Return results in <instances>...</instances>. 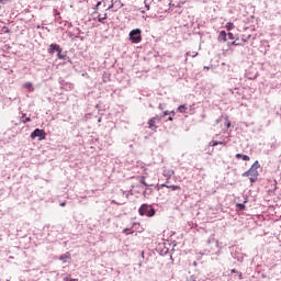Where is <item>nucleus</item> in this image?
<instances>
[{
  "instance_id": "4",
  "label": "nucleus",
  "mask_w": 281,
  "mask_h": 281,
  "mask_svg": "<svg viewBox=\"0 0 281 281\" xmlns=\"http://www.w3.org/2000/svg\"><path fill=\"white\" fill-rule=\"evenodd\" d=\"M243 177H248L250 183H256V181H258V170L252 169L250 167V169L248 171L243 173Z\"/></svg>"
},
{
  "instance_id": "28",
  "label": "nucleus",
  "mask_w": 281,
  "mask_h": 281,
  "mask_svg": "<svg viewBox=\"0 0 281 281\" xmlns=\"http://www.w3.org/2000/svg\"><path fill=\"white\" fill-rule=\"evenodd\" d=\"M226 126H227V128H229V126H232V123H231V122H227V123H226Z\"/></svg>"
},
{
  "instance_id": "29",
  "label": "nucleus",
  "mask_w": 281,
  "mask_h": 281,
  "mask_svg": "<svg viewBox=\"0 0 281 281\" xmlns=\"http://www.w3.org/2000/svg\"><path fill=\"white\" fill-rule=\"evenodd\" d=\"M172 120H173L172 116L168 117V122H172Z\"/></svg>"
},
{
  "instance_id": "7",
  "label": "nucleus",
  "mask_w": 281,
  "mask_h": 281,
  "mask_svg": "<svg viewBox=\"0 0 281 281\" xmlns=\"http://www.w3.org/2000/svg\"><path fill=\"white\" fill-rule=\"evenodd\" d=\"M161 188H169V190H172L173 192L177 191V190H181V187L180 186H176V184H171V186L161 184Z\"/></svg>"
},
{
  "instance_id": "15",
  "label": "nucleus",
  "mask_w": 281,
  "mask_h": 281,
  "mask_svg": "<svg viewBox=\"0 0 281 281\" xmlns=\"http://www.w3.org/2000/svg\"><path fill=\"white\" fill-rule=\"evenodd\" d=\"M226 30L229 32L231 30H234V23H232V22H228L227 24H226Z\"/></svg>"
},
{
  "instance_id": "33",
  "label": "nucleus",
  "mask_w": 281,
  "mask_h": 281,
  "mask_svg": "<svg viewBox=\"0 0 281 281\" xmlns=\"http://www.w3.org/2000/svg\"><path fill=\"white\" fill-rule=\"evenodd\" d=\"M70 281H78V279H71Z\"/></svg>"
},
{
  "instance_id": "24",
  "label": "nucleus",
  "mask_w": 281,
  "mask_h": 281,
  "mask_svg": "<svg viewBox=\"0 0 281 281\" xmlns=\"http://www.w3.org/2000/svg\"><path fill=\"white\" fill-rule=\"evenodd\" d=\"M239 280H243V272H237Z\"/></svg>"
},
{
  "instance_id": "5",
  "label": "nucleus",
  "mask_w": 281,
  "mask_h": 281,
  "mask_svg": "<svg viewBox=\"0 0 281 281\" xmlns=\"http://www.w3.org/2000/svg\"><path fill=\"white\" fill-rule=\"evenodd\" d=\"M47 134L45 133V130L36 128L33 133H31V139H36L38 137L40 142H43Z\"/></svg>"
},
{
  "instance_id": "25",
  "label": "nucleus",
  "mask_w": 281,
  "mask_h": 281,
  "mask_svg": "<svg viewBox=\"0 0 281 281\" xmlns=\"http://www.w3.org/2000/svg\"><path fill=\"white\" fill-rule=\"evenodd\" d=\"M217 146H225V143H223V142H217Z\"/></svg>"
},
{
  "instance_id": "1",
  "label": "nucleus",
  "mask_w": 281,
  "mask_h": 281,
  "mask_svg": "<svg viewBox=\"0 0 281 281\" xmlns=\"http://www.w3.org/2000/svg\"><path fill=\"white\" fill-rule=\"evenodd\" d=\"M161 120H164V116L156 115L148 120V128L150 131H154V133H157V128H159V124H161Z\"/></svg>"
},
{
  "instance_id": "6",
  "label": "nucleus",
  "mask_w": 281,
  "mask_h": 281,
  "mask_svg": "<svg viewBox=\"0 0 281 281\" xmlns=\"http://www.w3.org/2000/svg\"><path fill=\"white\" fill-rule=\"evenodd\" d=\"M54 52H63V48H60V45L58 44H50L48 48V54L53 56Z\"/></svg>"
},
{
  "instance_id": "34",
  "label": "nucleus",
  "mask_w": 281,
  "mask_h": 281,
  "mask_svg": "<svg viewBox=\"0 0 281 281\" xmlns=\"http://www.w3.org/2000/svg\"><path fill=\"white\" fill-rule=\"evenodd\" d=\"M123 232H128V228H125Z\"/></svg>"
},
{
  "instance_id": "31",
  "label": "nucleus",
  "mask_w": 281,
  "mask_h": 281,
  "mask_svg": "<svg viewBox=\"0 0 281 281\" xmlns=\"http://www.w3.org/2000/svg\"><path fill=\"white\" fill-rule=\"evenodd\" d=\"M233 45H240V43L233 42Z\"/></svg>"
},
{
  "instance_id": "13",
  "label": "nucleus",
  "mask_w": 281,
  "mask_h": 281,
  "mask_svg": "<svg viewBox=\"0 0 281 281\" xmlns=\"http://www.w3.org/2000/svg\"><path fill=\"white\" fill-rule=\"evenodd\" d=\"M187 56H191V58H196V56H199V53H196V52H188Z\"/></svg>"
},
{
  "instance_id": "19",
  "label": "nucleus",
  "mask_w": 281,
  "mask_h": 281,
  "mask_svg": "<svg viewBox=\"0 0 281 281\" xmlns=\"http://www.w3.org/2000/svg\"><path fill=\"white\" fill-rule=\"evenodd\" d=\"M227 36L231 41H234V33H227Z\"/></svg>"
},
{
  "instance_id": "3",
  "label": "nucleus",
  "mask_w": 281,
  "mask_h": 281,
  "mask_svg": "<svg viewBox=\"0 0 281 281\" xmlns=\"http://www.w3.org/2000/svg\"><path fill=\"white\" fill-rule=\"evenodd\" d=\"M130 41H132V43H142V30L139 29H135V30H132L130 32Z\"/></svg>"
},
{
  "instance_id": "35",
  "label": "nucleus",
  "mask_w": 281,
  "mask_h": 281,
  "mask_svg": "<svg viewBox=\"0 0 281 281\" xmlns=\"http://www.w3.org/2000/svg\"><path fill=\"white\" fill-rule=\"evenodd\" d=\"M172 115H175V111H171Z\"/></svg>"
},
{
  "instance_id": "17",
  "label": "nucleus",
  "mask_w": 281,
  "mask_h": 281,
  "mask_svg": "<svg viewBox=\"0 0 281 281\" xmlns=\"http://www.w3.org/2000/svg\"><path fill=\"white\" fill-rule=\"evenodd\" d=\"M250 168H252L254 170H258V168H260L258 160H256Z\"/></svg>"
},
{
  "instance_id": "10",
  "label": "nucleus",
  "mask_w": 281,
  "mask_h": 281,
  "mask_svg": "<svg viewBox=\"0 0 281 281\" xmlns=\"http://www.w3.org/2000/svg\"><path fill=\"white\" fill-rule=\"evenodd\" d=\"M139 183H142L145 187H148V183H146V177L145 176L139 177Z\"/></svg>"
},
{
  "instance_id": "9",
  "label": "nucleus",
  "mask_w": 281,
  "mask_h": 281,
  "mask_svg": "<svg viewBox=\"0 0 281 281\" xmlns=\"http://www.w3.org/2000/svg\"><path fill=\"white\" fill-rule=\"evenodd\" d=\"M218 41H223L224 43L227 41V33L225 31L220 32Z\"/></svg>"
},
{
  "instance_id": "16",
  "label": "nucleus",
  "mask_w": 281,
  "mask_h": 281,
  "mask_svg": "<svg viewBox=\"0 0 281 281\" xmlns=\"http://www.w3.org/2000/svg\"><path fill=\"white\" fill-rule=\"evenodd\" d=\"M57 57L59 58V60H65L66 55H63V52H57Z\"/></svg>"
},
{
  "instance_id": "23",
  "label": "nucleus",
  "mask_w": 281,
  "mask_h": 281,
  "mask_svg": "<svg viewBox=\"0 0 281 281\" xmlns=\"http://www.w3.org/2000/svg\"><path fill=\"white\" fill-rule=\"evenodd\" d=\"M100 5H102V1H99L95 5V10H98V8H100Z\"/></svg>"
},
{
  "instance_id": "12",
  "label": "nucleus",
  "mask_w": 281,
  "mask_h": 281,
  "mask_svg": "<svg viewBox=\"0 0 281 281\" xmlns=\"http://www.w3.org/2000/svg\"><path fill=\"white\" fill-rule=\"evenodd\" d=\"M23 87H24V89H32V91H34V88H33L32 82H25V83L23 85Z\"/></svg>"
},
{
  "instance_id": "2",
  "label": "nucleus",
  "mask_w": 281,
  "mask_h": 281,
  "mask_svg": "<svg viewBox=\"0 0 281 281\" xmlns=\"http://www.w3.org/2000/svg\"><path fill=\"white\" fill-rule=\"evenodd\" d=\"M138 213L140 216H155V209L148 206V204H143L138 210Z\"/></svg>"
},
{
  "instance_id": "14",
  "label": "nucleus",
  "mask_w": 281,
  "mask_h": 281,
  "mask_svg": "<svg viewBox=\"0 0 281 281\" xmlns=\"http://www.w3.org/2000/svg\"><path fill=\"white\" fill-rule=\"evenodd\" d=\"M178 111L179 113H186V111H188V108H186V105H180L178 106Z\"/></svg>"
},
{
  "instance_id": "27",
  "label": "nucleus",
  "mask_w": 281,
  "mask_h": 281,
  "mask_svg": "<svg viewBox=\"0 0 281 281\" xmlns=\"http://www.w3.org/2000/svg\"><path fill=\"white\" fill-rule=\"evenodd\" d=\"M231 273H238V271L236 269H232Z\"/></svg>"
},
{
  "instance_id": "30",
  "label": "nucleus",
  "mask_w": 281,
  "mask_h": 281,
  "mask_svg": "<svg viewBox=\"0 0 281 281\" xmlns=\"http://www.w3.org/2000/svg\"><path fill=\"white\" fill-rule=\"evenodd\" d=\"M32 120L30 117H26L25 119V122H31Z\"/></svg>"
},
{
  "instance_id": "21",
  "label": "nucleus",
  "mask_w": 281,
  "mask_h": 281,
  "mask_svg": "<svg viewBox=\"0 0 281 281\" xmlns=\"http://www.w3.org/2000/svg\"><path fill=\"white\" fill-rule=\"evenodd\" d=\"M237 206H238L239 210H245V204L238 203Z\"/></svg>"
},
{
  "instance_id": "8",
  "label": "nucleus",
  "mask_w": 281,
  "mask_h": 281,
  "mask_svg": "<svg viewBox=\"0 0 281 281\" xmlns=\"http://www.w3.org/2000/svg\"><path fill=\"white\" fill-rule=\"evenodd\" d=\"M236 159H243V161H250V157L247 155H243V154H236Z\"/></svg>"
},
{
  "instance_id": "20",
  "label": "nucleus",
  "mask_w": 281,
  "mask_h": 281,
  "mask_svg": "<svg viewBox=\"0 0 281 281\" xmlns=\"http://www.w3.org/2000/svg\"><path fill=\"white\" fill-rule=\"evenodd\" d=\"M166 115H170V112H169V111H165V112L162 113V115H160V117H166Z\"/></svg>"
},
{
  "instance_id": "11",
  "label": "nucleus",
  "mask_w": 281,
  "mask_h": 281,
  "mask_svg": "<svg viewBox=\"0 0 281 281\" xmlns=\"http://www.w3.org/2000/svg\"><path fill=\"white\" fill-rule=\"evenodd\" d=\"M98 21H99V23H104V21H106V13H104L103 18H102V15L99 14Z\"/></svg>"
},
{
  "instance_id": "32",
  "label": "nucleus",
  "mask_w": 281,
  "mask_h": 281,
  "mask_svg": "<svg viewBox=\"0 0 281 281\" xmlns=\"http://www.w3.org/2000/svg\"><path fill=\"white\" fill-rule=\"evenodd\" d=\"M146 9H147V10H150V5H146Z\"/></svg>"
},
{
  "instance_id": "22",
  "label": "nucleus",
  "mask_w": 281,
  "mask_h": 281,
  "mask_svg": "<svg viewBox=\"0 0 281 281\" xmlns=\"http://www.w3.org/2000/svg\"><path fill=\"white\" fill-rule=\"evenodd\" d=\"M113 1H114V0H111V4L108 7L106 10H111V9L113 8Z\"/></svg>"
},
{
  "instance_id": "18",
  "label": "nucleus",
  "mask_w": 281,
  "mask_h": 281,
  "mask_svg": "<svg viewBox=\"0 0 281 281\" xmlns=\"http://www.w3.org/2000/svg\"><path fill=\"white\" fill-rule=\"evenodd\" d=\"M210 146H212V147H214V146H218V142H216V140H212V142L210 143Z\"/></svg>"
},
{
  "instance_id": "26",
  "label": "nucleus",
  "mask_w": 281,
  "mask_h": 281,
  "mask_svg": "<svg viewBox=\"0 0 281 281\" xmlns=\"http://www.w3.org/2000/svg\"><path fill=\"white\" fill-rule=\"evenodd\" d=\"M65 205H67V202H61L60 203V207H65Z\"/></svg>"
}]
</instances>
